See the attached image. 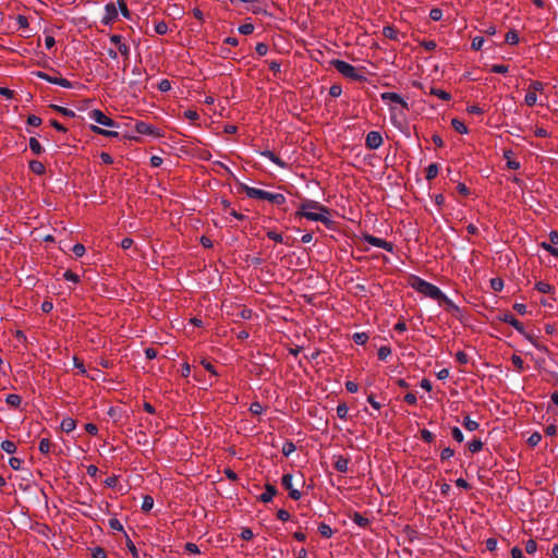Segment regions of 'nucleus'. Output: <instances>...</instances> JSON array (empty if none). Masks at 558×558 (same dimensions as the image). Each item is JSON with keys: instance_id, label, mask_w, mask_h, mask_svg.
<instances>
[{"instance_id": "f257e3e1", "label": "nucleus", "mask_w": 558, "mask_h": 558, "mask_svg": "<svg viewBox=\"0 0 558 558\" xmlns=\"http://www.w3.org/2000/svg\"><path fill=\"white\" fill-rule=\"evenodd\" d=\"M298 214L313 221H322L325 225L330 223L328 217L329 209L315 201H306L303 203Z\"/></svg>"}, {"instance_id": "f03ea898", "label": "nucleus", "mask_w": 558, "mask_h": 558, "mask_svg": "<svg viewBox=\"0 0 558 558\" xmlns=\"http://www.w3.org/2000/svg\"><path fill=\"white\" fill-rule=\"evenodd\" d=\"M409 284L418 293L438 302L441 301V298H444V293L438 287L423 280L420 277L412 276L409 280Z\"/></svg>"}, {"instance_id": "7ed1b4c3", "label": "nucleus", "mask_w": 558, "mask_h": 558, "mask_svg": "<svg viewBox=\"0 0 558 558\" xmlns=\"http://www.w3.org/2000/svg\"><path fill=\"white\" fill-rule=\"evenodd\" d=\"M242 191L246 193V195L251 198L265 199L276 205H282L286 203V197L279 193H270L264 190L250 187L247 185L241 186Z\"/></svg>"}, {"instance_id": "20e7f679", "label": "nucleus", "mask_w": 558, "mask_h": 558, "mask_svg": "<svg viewBox=\"0 0 558 558\" xmlns=\"http://www.w3.org/2000/svg\"><path fill=\"white\" fill-rule=\"evenodd\" d=\"M331 64L335 66V69L341 73L343 76L362 81L364 80V76L357 72V70L351 65L350 63L342 61V60H332Z\"/></svg>"}, {"instance_id": "39448f33", "label": "nucleus", "mask_w": 558, "mask_h": 558, "mask_svg": "<svg viewBox=\"0 0 558 558\" xmlns=\"http://www.w3.org/2000/svg\"><path fill=\"white\" fill-rule=\"evenodd\" d=\"M383 144V136L377 131H372L366 135L365 145L368 149H377Z\"/></svg>"}, {"instance_id": "423d86ee", "label": "nucleus", "mask_w": 558, "mask_h": 558, "mask_svg": "<svg viewBox=\"0 0 558 558\" xmlns=\"http://www.w3.org/2000/svg\"><path fill=\"white\" fill-rule=\"evenodd\" d=\"M35 75L37 77L46 80L49 83L57 84V85H60V86L65 87V88H71L72 87V83L70 81H68L66 78L52 77V76L48 75L47 73L40 72V71L36 72Z\"/></svg>"}, {"instance_id": "0eeeda50", "label": "nucleus", "mask_w": 558, "mask_h": 558, "mask_svg": "<svg viewBox=\"0 0 558 558\" xmlns=\"http://www.w3.org/2000/svg\"><path fill=\"white\" fill-rule=\"evenodd\" d=\"M281 484L287 490H289V496L292 499L299 500L301 498V493L298 489L293 488L291 474H284L282 476Z\"/></svg>"}, {"instance_id": "6e6552de", "label": "nucleus", "mask_w": 558, "mask_h": 558, "mask_svg": "<svg viewBox=\"0 0 558 558\" xmlns=\"http://www.w3.org/2000/svg\"><path fill=\"white\" fill-rule=\"evenodd\" d=\"M90 118L95 120L97 123L102 124L105 126H114V121L107 117L104 112L98 109H94L90 111Z\"/></svg>"}, {"instance_id": "1a4fd4ad", "label": "nucleus", "mask_w": 558, "mask_h": 558, "mask_svg": "<svg viewBox=\"0 0 558 558\" xmlns=\"http://www.w3.org/2000/svg\"><path fill=\"white\" fill-rule=\"evenodd\" d=\"M118 16V10L114 3H108L105 8V15L102 17V23L108 25L112 23Z\"/></svg>"}, {"instance_id": "9d476101", "label": "nucleus", "mask_w": 558, "mask_h": 558, "mask_svg": "<svg viewBox=\"0 0 558 558\" xmlns=\"http://www.w3.org/2000/svg\"><path fill=\"white\" fill-rule=\"evenodd\" d=\"M365 241L374 246L385 248L388 252H391L393 247L391 243L373 235H365Z\"/></svg>"}, {"instance_id": "9b49d317", "label": "nucleus", "mask_w": 558, "mask_h": 558, "mask_svg": "<svg viewBox=\"0 0 558 558\" xmlns=\"http://www.w3.org/2000/svg\"><path fill=\"white\" fill-rule=\"evenodd\" d=\"M110 40L117 46L119 52L128 59L130 54V49L128 45L122 43V37L120 35H112L110 37Z\"/></svg>"}, {"instance_id": "f8f14e48", "label": "nucleus", "mask_w": 558, "mask_h": 558, "mask_svg": "<svg viewBox=\"0 0 558 558\" xmlns=\"http://www.w3.org/2000/svg\"><path fill=\"white\" fill-rule=\"evenodd\" d=\"M381 99L386 101H391L401 105L404 109H409L408 104L403 100V98L397 93H384L381 94Z\"/></svg>"}, {"instance_id": "ddd939ff", "label": "nucleus", "mask_w": 558, "mask_h": 558, "mask_svg": "<svg viewBox=\"0 0 558 558\" xmlns=\"http://www.w3.org/2000/svg\"><path fill=\"white\" fill-rule=\"evenodd\" d=\"M501 320L513 326L515 328V330H518L520 333H524L523 324L521 322H519L513 315L505 314L504 317L501 318Z\"/></svg>"}, {"instance_id": "4468645a", "label": "nucleus", "mask_w": 558, "mask_h": 558, "mask_svg": "<svg viewBox=\"0 0 558 558\" xmlns=\"http://www.w3.org/2000/svg\"><path fill=\"white\" fill-rule=\"evenodd\" d=\"M265 489H266L265 493L259 496V499H260V501L267 504V502L271 501L274 496L277 494V489L271 484H266Z\"/></svg>"}, {"instance_id": "2eb2a0df", "label": "nucleus", "mask_w": 558, "mask_h": 558, "mask_svg": "<svg viewBox=\"0 0 558 558\" xmlns=\"http://www.w3.org/2000/svg\"><path fill=\"white\" fill-rule=\"evenodd\" d=\"M348 464L349 459L344 458L343 456H338L333 465L338 472L345 473L348 471Z\"/></svg>"}, {"instance_id": "dca6fc26", "label": "nucleus", "mask_w": 558, "mask_h": 558, "mask_svg": "<svg viewBox=\"0 0 558 558\" xmlns=\"http://www.w3.org/2000/svg\"><path fill=\"white\" fill-rule=\"evenodd\" d=\"M76 427V422L72 417H66L61 422V429L64 433H71Z\"/></svg>"}, {"instance_id": "f3484780", "label": "nucleus", "mask_w": 558, "mask_h": 558, "mask_svg": "<svg viewBox=\"0 0 558 558\" xmlns=\"http://www.w3.org/2000/svg\"><path fill=\"white\" fill-rule=\"evenodd\" d=\"M135 129L138 134H154L153 126L145 122L136 123Z\"/></svg>"}, {"instance_id": "a211bd4d", "label": "nucleus", "mask_w": 558, "mask_h": 558, "mask_svg": "<svg viewBox=\"0 0 558 558\" xmlns=\"http://www.w3.org/2000/svg\"><path fill=\"white\" fill-rule=\"evenodd\" d=\"M262 155L267 157V158H269L272 162L277 163L281 168H286L287 167V163L284 161H282L278 156H276L270 150H265V151L262 153Z\"/></svg>"}, {"instance_id": "6ab92c4d", "label": "nucleus", "mask_w": 558, "mask_h": 558, "mask_svg": "<svg viewBox=\"0 0 558 558\" xmlns=\"http://www.w3.org/2000/svg\"><path fill=\"white\" fill-rule=\"evenodd\" d=\"M92 131L97 133V134H101V135H105L107 137H118L119 136V133L116 132V131H107V130H104L97 125H92L90 126Z\"/></svg>"}, {"instance_id": "aec40b11", "label": "nucleus", "mask_w": 558, "mask_h": 558, "mask_svg": "<svg viewBox=\"0 0 558 558\" xmlns=\"http://www.w3.org/2000/svg\"><path fill=\"white\" fill-rule=\"evenodd\" d=\"M351 519L359 525V526H362V527H366L368 524H369V520L365 517H363L361 513L359 512H354L353 515L351 517Z\"/></svg>"}, {"instance_id": "412c9836", "label": "nucleus", "mask_w": 558, "mask_h": 558, "mask_svg": "<svg viewBox=\"0 0 558 558\" xmlns=\"http://www.w3.org/2000/svg\"><path fill=\"white\" fill-rule=\"evenodd\" d=\"M398 34H399V32L395 27H392V26H385L383 28V35L386 38L397 40L398 39Z\"/></svg>"}, {"instance_id": "4be33fe9", "label": "nucleus", "mask_w": 558, "mask_h": 558, "mask_svg": "<svg viewBox=\"0 0 558 558\" xmlns=\"http://www.w3.org/2000/svg\"><path fill=\"white\" fill-rule=\"evenodd\" d=\"M29 169L36 174H43L45 172V166L38 160H32L29 162Z\"/></svg>"}, {"instance_id": "5701e85b", "label": "nucleus", "mask_w": 558, "mask_h": 558, "mask_svg": "<svg viewBox=\"0 0 558 558\" xmlns=\"http://www.w3.org/2000/svg\"><path fill=\"white\" fill-rule=\"evenodd\" d=\"M29 148L36 155H40L44 151L43 146L35 137L29 138Z\"/></svg>"}, {"instance_id": "b1692460", "label": "nucleus", "mask_w": 558, "mask_h": 558, "mask_svg": "<svg viewBox=\"0 0 558 558\" xmlns=\"http://www.w3.org/2000/svg\"><path fill=\"white\" fill-rule=\"evenodd\" d=\"M451 125L452 128L460 134H465L468 133V128L464 125V123L462 121H460L459 119H452L451 120Z\"/></svg>"}, {"instance_id": "393cba45", "label": "nucleus", "mask_w": 558, "mask_h": 558, "mask_svg": "<svg viewBox=\"0 0 558 558\" xmlns=\"http://www.w3.org/2000/svg\"><path fill=\"white\" fill-rule=\"evenodd\" d=\"M50 108L53 109L54 111L65 116V117H70V118L75 117L74 111H72V110H70L68 108H64V107H61V106H58V105H50Z\"/></svg>"}, {"instance_id": "a878e982", "label": "nucleus", "mask_w": 558, "mask_h": 558, "mask_svg": "<svg viewBox=\"0 0 558 558\" xmlns=\"http://www.w3.org/2000/svg\"><path fill=\"white\" fill-rule=\"evenodd\" d=\"M438 174V166L436 163H432L426 169V179L428 181L435 179Z\"/></svg>"}, {"instance_id": "bb28decb", "label": "nucleus", "mask_w": 558, "mask_h": 558, "mask_svg": "<svg viewBox=\"0 0 558 558\" xmlns=\"http://www.w3.org/2000/svg\"><path fill=\"white\" fill-rule=\"evenodd\" d=\"M535 288L537 289V291H539L542 293H551L554 290V287H551L549 283H547L545 281L537 282L535 284Z\"/></svg>"}, {"instance_id": "cd10ccee", "label": "nucleus", "mask_w": 558, "mask_h": 558, "mask_svg": "<svg viewBox=\"0 0 558 558\" xmlns=\"http://www.w3.org/2000/svg\"><path fill=\"white\" fill-rule=\"evenodd\" d=\"M430 94L439 97L442 100H450L451 99V95L449 93L442 90V89H438V88L432 87L430 88Z\"/></svg>"}, {"instance_id": "c85d7f7f", "label": "nucleus", "mask_w": 558, "mask_h": 558, "mask_svg": "<svg viewBox=\"0 0 558 558\" xmlns=\"http://www.w3.org/2000/svg\"><path fill=\"white\" fill-rule=\"evenodd\" d=\"M154 507V499L151 496L149 495H146L143 499V504H142V510L144 512H148L151 510V508Z\"/></svg>"}, {"instance_id": "c756f323", "label": "nucleus", "mask_w": 558, "mask_h": 558, "mask_svg": "<svg viewBox=\"0 0 558 558\" xmlns=\"http://www.w3.org/2000/svg\"><path fill=\"white\" fill-rule=\"evenodd\" d=\"M1 449L8 453H14L16 451V445L11 440H4L1 442Z\"/></svg>"}, {"instance_id": "7c9ffc66", "label": "nucleus", "mask_w": 558, "mask_h": 558, "mask_svg": "<svg viewBox=\"0 0 558 558\" xmlns=\"http://www.w3.org/2000/svg\"><path fill=\"white\" fill-rule=\"evenodd\" d=\"M318 532L324 537H331V535L333 533L332 529L328 524H326V523H320L318 525Z\"/></svg>"}, {"instance_id": "2f4dec72", "label": "nucleus", "mask_w": 558, "mask_h": 558, "mask_svg": "<svg viewBox=\"0 0 558 558\" xmlns=\"http://www.w3.org/2000/svg\"><path fill=\"white\" fill-rule=\"evenodd\" d=\"M524 101L525 104L529 106V107H532L536 104L537 101V96H536V93L532 92L531 89H529V92L526 93L525 95V98H524Z\"/></svg>"}, {"instance_id": "473e14b6", "label": "nucleus", "mask_w": 558, "mask_h": 558, "mask_svg": "<svg viewBox=\"0 0 558 558\" xmlns=\"http://www.w3.org/2000/svg\"><path fill=\"white\" fill-rule=\"evenodd\" d=\"M463 426L465 427V429L473 432V430L477 429L480 425L477 422L471 420L469 416H465Z\"/></svg>"}, {"instance_id": "72a5a7b5", "label": "nucleus", "mask_w": 558, "mask_h": 558, "mask_svg": "<svg viewBox=\"0 0 558 558\" xmlns=\"http://www.w3.org/2000/svg\"><path fill=\"white\" fill-rule=\"evenodd\" d=\"M506 41L510 45H515L519 43V35L515 31H509L506 34Z\"/></svg>"}, {"instance_id": "f704fd0d", "label": "nucleus", "mask_w": 558, "mask_h": 558, "mask_svg": "<svg viewBox=\"0 0 558 558\" xmlns=\"http://www.w3.org/2000/svg\"><path fill=\"white\" fill-rule=\"evenodd\" d=\"M7 403L16 408L21 404V397L15 393L8 395Z\"/></svg>"}, {"instance_id": "c9c22d12", "label": "nucleus", "mask_w": 558, "mask_h": 558, "mask_svg": "<svg viewBox=\"0 0 558 558\" xmlns=\"http://www.w3.org/2000/svg\"><path fill=\"white\" fill-rule=\"evenodd\" d=\"M368 340V336L365 332H356L353 335V341L356 344H364Z\"/></svg>"}, {"instance_id": "e433bc0d", "label": "nucleus", "mask_w": 558, "mask_h": 558, "mask_svg": "<svg viewBox=\"0 0 558 558\" xmlns=\"http://www.w3.org/2000/svg\"><path fill=\"white\" fill-rule=\"evenodd\" d=\"M490 287L494 291L498 292L501 291L504 288V281L501 278H493L490 280Z\"/></svg>"}, {"instance_id": "4c0bfd02", "label": "nucleus", "mask_w": 558, "mask_h": 558, "mask_svg": "<svg viewBox=\"0 0 558 558\" xmlns=\"http://www.w3.org/2000/svg\"><path fill=\"white\" fill-rule=\"evenodd\" d=\"M482 448L483 442L480 439H474L471 442H469V450L473 453L482 450Z\"/></svg>"}, {"instance_id": "58836bf2", "label": "nucleus", "mask_w": 558, "mask_h": 558, "mask_svg": "<svg viewBox=\"0 0 558 558\" xmlns=\"http://www.w3.org/2000/svg\"><path fill=\"white\" fill-rule=\"evenodd\" d=\"M51 442L48 438H43L39 442V450L41 453H48L50 451Z\"/></svg>"}, {"instance_id": "ea45409f", "label": "nucleus", "mask_w": 558, "mask_h": 558, "mask_svg": "<svg viewBox=\"0 0 558 558\" xmlns=\"http://www.w3.org/2000/svg\"><path fill=\"white\" fill-rule=\"evenodd\" d=\"M541 439H542L541 434H539V433H537V432H535V433H533V434L529 437V439H527V444H529L531 447H535L536 445H538V444H539Z\"/></svg>"}, {"instance_id": "a19ab883", "label": "nucleus", "mask_w": 558, "mask_h": 558, "mask_svg": "<svg viewBox=\"0 0 558 558\" xmlns=\"http://www.w3.org/2000/svg\"><path fill=\"white\" fill-rule=\"evenodd\" d=\"M391 354V349L389 347H380L378 349V357L379 360H386Z\"/></svg>"}, {"instance_id": "79ce46f5", "label": "nucleus", "mask_w": 558, "mask_h": 558, "mask_svg": "<svg viewBox=\"0 0 558 558\" xmlns=\"http://www.w3.org/2000/svg\"><path fill=\"white\" fill-rule=\"evenodd\" d=\"M263 410H264V408H263V405H262L259 402H253V403H251V405H250V411H251V413H252V414H254V415H259V414H262V413H263Z\"/></svg>"}, {"instance_id": "37998d69", "label": "nucleus", "mask_w": 558, "mask_h": 558, "mask_svg": "<svg viewBox=\"0 0 558 558\" xmlns=\"http://www.w3.org/2000/svg\"><path fill=\"white\" fill-rule=\"evenodd\" d=\"M295 450V445L291 441H287L282 447V453L288 457Z\"/></svg>"}, {"instance_id": "c03bdc74", "label": "nucleus", "mask_w": 558, "mask_h": 558, "mask_svg": "<svg viewBox=\"0 0 558 558\" xmlns=\"http://www.w3.org/2000/svg\"><path fill=\"white\" fill-rule=\"evenodd\" d=\"M537 550V544L534 539H529L525 544V551L530 555Z\"/></svg>"}, {"instance_id": "a18cd8bd", "label": "nucleus", "mask_w": 558, "mask_h": 558, "mask_svg": "<svg viewBox=\"0 0 558 558\" xmlns=\"http://www.w3.org/2000/svg\"><path fill=\"white\" fill-rule=\"evenodd\" d=\"M239 32L243 35H250L254 32V25L251 23L243 24L239 27Z\"/></svg>"}, {"instance_id": "49530a36", "label": "nucleus", "mask_w": 558, "mask_h": 558, "mask_svg": "<svg viewBox=\"0 0 558 558\" xmlns=\"http://www.w3.org/2000/svg\"><path fill=\"white\" fill-rule=\"evenodd\" d=\"M440 303H445L448 307V311H459L458 306L451 301L449 300L445 294H444V298H441V301H439Z\"/></svg>"}, {"instance_id": "de8ad7c7", "label": "nucleus", "mask_w": 558, "mask_h": 558, "mask_svg": "<svg viewBox=\"0 0 558 558\" xmlns=\"http://www.w3.org/2000/svg\"><path fill=\"white\" fill-rule=\"evenodd\" d=\"M429 17L433 21H439L442 17V11L438 8L432 9L429 12Z\"/></svg>"}, {"instance_id": "09e8293b", "label": "nucleus", "mask_w": 558, "mask_h": 558, "mask_svg": "<svg viewBox=\"0 0 558 558\" xmlns=\"http://www.w3.org/2000/svg\"><path fill=\"white\" fill-rule=\"evenodd\" d=\"M348 407L344 403H341L337 407V414L340 418H345L348 414Z\"/></svg>"}, {"instance_id": "8fccbe9b", "label": "nucleus", "mask_w": 558, "mask_h": 558, "mask_svg": "<svg viewBox=\"0 0 558 558\" xmlns=\"http://www.w3.org/2000/svg\"><path fill=\"white\" fill-rule=\"evenodd\" d=\"M543 88H544V84L539 81H533L529 87V89H531L534 93L542 92Z\"/></svg>"}, {"instance_id": "3c124183", "label": "nucleus", "mask_w": 558, "mask_h": 558, "mask_svg": "<svg viewBox=\"0 0 558 558\" xmlns=\"http://www.w3.org/2000/svg\"><path fill=\"white\" fill-rule=\"evenodd\" d=\"M27 123L32 126H39L41 124V119L35 114H31L27 118Z\"/></svg>"}, {"instance_id": "603ef678", "label": "nucleus", "mask_w": 558, "mask_h": 558, "mask_svg": "<svg viewBox=\"0 0 558 558\" xmlns=\"http://www.w3.org/2000/svg\"><path fill=\"white\" fill-rule=\"evenodd\" d=\"M72 251L75 254V256L81 257L85 253V246L81 243H77L73 246Z\"/></svg>"}, {"instance_id": "864d4df0", "label": "nucleus", "mask_w": 558, "mask_h": 558, "mask_svg": "<svg viewBox=\"0 0 558 558\" xmlns=\"http://www.w3.org/2000/svg\"><path fill=\"white\" fill-rule=\"evenodd\" d=\"M511 361H512L513 365H514L519 371H522V369H523V364H524V362H523V360H522V357H521V356H519V355H512Z\"/></svg>"}, {"instance_id": "5fc2aeb1", "label": "nucleus", "mask_w": 558, "mask_h": 558, "mask_svg": "<svg viewBox=\"0 0 558 558\" xmlns=\"http://www.w3.org/2000/svg\"><path fill=\"white\" fill-rule=\"evenodd\" d=\"M109 526L112 529V530H116V531H122L123 530V526L122 524L120 523V521L116 518H112L109 520Z\"/></svg>"}, {"instance_id": "6e6d98bb", "label": "nucleus", "mask_w": 558, "mask_h": 558, "mask_svg": "<svg viewBox=\"0 0 558 558\" xmlns=\"http://www.w3.org/2000/svg\"><path fill=\"white\" fill-rule=\"evenodd\" d=\"M493 73H500V74H504V73H507L508 72V66L507 65H504V64H495L492 66V70H490Z\"/></svg>"}, {"instance_id": "4d7b16f0", "label": "nucleus", "mask_w": 558, "mask_h": 558, "mask_svg": "<svg viewBox=\"0 0 558 558\" xmlns=\"http://www.w3.org/2000/svg\"><path fill=\"white\" fill-rule=\"evenodd\" d=\"M484 44V38L483 37H475L473 40H472V49L474 50H480L482 48Z\"/></svg>"}, {"instance_id": "13d9d810", "label": "nucleus", "mask_w": 558, "mask_h": 558, "mask_svg": "<svg viewBox=\"0 0 558 558\" xmlns=\"http://www.w3.org/2000/svg\"><path fill=\"white\" fill-rule=\"evenodd\" d=\"M9 464L12 469L14 470H20L21 469V464H22V460L19 459V458H15V457H12L9 459Z\"/></svg>"}, {"instance_id": "bf43d9fd", "label": "nucleus", "mask_w": 558, "mask_h": 558, "mask_svg": "<svg viewBox=\"0 0 558 558\" xmlns=\"http://www.w3.org/2000/svg\"><path fill=\"white\" fill-rule=\"evenodd\" d=\"M93 557L94 558H107L106 551L101 547H95L93 549Z\"/></svg>"}, {"instance_id": "052dcab7", "label": "nucleus", "mask_w": 558, "mask_h": 558, "mask_svg": "<svg viewBox=\"0 0 558 558\" xmlns=\"http://www.w3.org/2000/svg\"><path fill=\"white\" fill-rule=\"evenodd\" d=\"M255 50L259 56H265L268 51V46L264 43H259L256 45Z\"/></svg>"}, {"instance_id": "680f3d73", "label": "nucleus", "mask_w": 558, "mask_h": 558, "mask_svg": "<svg viewBox=\"0 0 558 558\" xmlns=\"http://www.w3.org/2000/svg\"><path fill=\"white\" fill-rule=\"evenodd\" d=\"M451 434H452V437L458 442H462L463 441V434H462V432L458 427H453L452 430H451Z\"/></svg>"}, {"instance_id": "e2e57ef3", "label": "nucleus", "mask_w": 558, "mask_h": 558, "mask_svg": "<svg viewBox=\"0 0 558 558\" xmlns=\"http://www.w3.org/2000/svg\"><path fill=\"white\" fill-rule=\"evenodd\" d=\"M63 277L69 280V281H73V282H78L80 278L76 274H74L73 271L71 270H66L63 275Z\"/></svg>"}, {"instance_id": "0e129e2a", "label": "nucleus", "mask_w": 558, "mask_h": 558, "mask_svg": "<svg viewBox=\"0 0 558 558\" xmlns=\"http://www.w3.org/2000/svg\"><path fill=\"white\" fill-rule=\"evenodd\" d=\"M201 363H202V365L204 366V368H205L206 371H208V372H210L213 375L217 376V372H216V369H215L214 365H213L209 361H207V360H203Z\"/></svg>"}, {"instance_id": "69168bd1", "label": "nucleus", "mask_w": 558, "mask_h": 558, "mask_svg": "<svg viewBox=\"0 0 558 558\" xmlns=\"http://www.w3.org/2000/svg\"><path fill=\"white\" fill-rule=\"evenodd\" d=\"M456 359L460 364H466L469 361L466 353H464L463 351L457 352Z\"/></svg>"}, {"instance_id": "338daca9", "label": "nucleus", "mask_w": 558, "mask_h": 558, "mask_svg": "<svg viewBox=\"0 0 558 558\" xmlns=\"http://www.w3.org/2000/svg\"><path fill=\"white\" fill-rule=\"evenodd\" d=\"M453 454H454V451L448 447L441 451L440 458H441V460H447V459L451 458Z\"/></svg>"}, {"instance_id": "774afa93", "label": "nucleus", "mask_w": 558, "mask_h": 558, "mask_svg": "<svg viewBox=\"0 0 558 558\" xmlns=\"http://www.w3.org/2000/svg\"><path fill=\"white\" fill-rule=\"evenodd\" d=\"M511 557L512 558H524L523 553L519 547H513L511 549Z\"/></svg>"}]
</instances>
